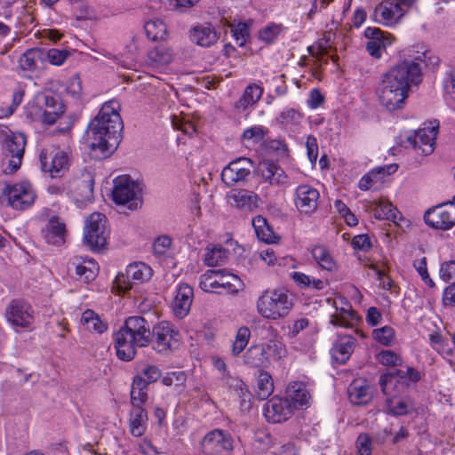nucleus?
<instances>
[{
    "label": "nucleus",
    "instance_id": "obj_1",
    "mask_svg": "<svg viewBox=\"0 0 455 455\" xmlns=\"http://www.w3.org/2000/svg\"><path fill=\"white\" fill-rule=\"evenodd\" d=\"M179 332L169 322H161L151 330L150 323L142 316H130L114 335L116 356L124 362L132 361L139 347H152L160 354L168 353L177 342Z\"/></svg>",
    "mask_w": 455,
    "mask_h": 455
},
{
    "label": "nucleus",
    "instance_id": "obj_2",
    "mask_svg": "<svg viewBox=\"0 0 455 455\" xmlns=\"http://www.w3.org/2000/svg\"><path fill=\"white\" fill-rule=\"evenodd\" d=\"M120 103L112 100L105 102L86 130V143L95 159L112 155L122 140L124 124L119 114Z\"/></svg>",
    "mask_w": 455,
    "mask_h": 455
},
{
    "label": "nucleus",
    "instance_id": "obj_3",
    "mask_svg": "<svg viewBox=\"0 0 455 455\" xmlns=\"http://www.w3.org/2000/svg\"><path fill=\"white\" fill-rule=\"evenodd\" d=\"M419 60H404L391 68L383 75L377 88V95L381 106L388 111L403 108L411 85H418L422 80L421 67Z\"/></svg>",
    "mask_w": 455,
    "mask_h": 455
},
{
    "label": "nucleus",
    "instance_id": "obj_4",
    "mask_svg": "<svg viewBox=\"0 0 455 455\" xmlns=\"http://www.w3.org/2000/svg\"><path fill=\"white\" fill-rule=\"evenodd\" d=\"M292 306V299L284 290L267 291L257 301L259 314L271 320L285 317Z\"/></svg>",
    "mask_w": 455,
    "mask_h": 455
},
{
    "label": "nucleus",
    "instance_id": "obj_5",
    "mask_svg": "<svg viewBox=\"0 0 455 455\" xmlns=\"http://www.w3.org/2000/svg\"><path fill=\"white\" fill-rule=\"evenodd\" d=\"M200 288L207 292H218L222 288L227 293H236L243 289L241 279L226 269H210L200 276Z\"/></svg>",
    "mask_w": 455,
    "mask_h": 455
},
{
    "label": "nucleus",
    "instance_id": "obj_6",
    "mask_svg": "<svg viewBox=\"0 0 455 455\" xmlns=\"http://www.w3.org/2000/svg\"><path fill=\"white\" fill-rule=\"evenodd\" d=\"M112 197L116 204H127L130 210H136L142 204V185L129 176H119L114 180Z\"/></svg>",
    "mask_w": 455,
    "mask_h": 455
},
{
    "label": "nucleus",
    "instance_id": "obj_7",
    "mask_svg": "<svg viewBox=\"0 0 455 455\" xmlns=\"http://www.w3.org/2000/svg\"><path fill=\"white\" fill-rule=\"evenodd\" d=\"M26 137L20 132L7 134L4 140L3 150L7 166L4 169L5 174H12L20 169L26 147Z\"/></svg>",
    "mask_w": 455,
    "mask_h": 455
},
{
    "label": "nucleus",
    "instance_id": "obj_8",
    "mask_svg": "<svg viewBox=\"0 0 455 455\" xmlns=\"http://www.w3.org/2000/svg\"><path fill=\"white\" fill-rule=\"evenodd\" d=\"M107 219L100 212L92 213L85 221L84 242L92 250H99L107 244L108 231Z\"/></svg>",
    "mask_w": 455,
    "mask_h": 455
},
{
    "label": "nucleus",
    "instance_id": "obj_9",
    "mask_svg": "<svg viewBox=\"0 0 455 455\" xmlns=\"http://www.w3.org/2000/svg\"><path fill=\"white\" fill-rule=\"evenodd\" d=\"M152 269L142 262L130 264L124 273H119L115 279V286L120 292H126L134 283H140L150 279Z\"/></svg>",
    "mask_w": 455,
    "mask_h": 455
},
{
    "label": "nucleus",
    "instance_id": "obj_10",
    "mask_svg": "<svg viewBox=\"0 0 455 455\" xmlns=\"http://www.w3.org/2000/svg\"><path fill=\"white\" fill-rule=\"evenodd\" d=\"M3 194L6 196L8 204L15 210H25L31 206L36 194L29 182L23 181L14 185H6Z\"/></svg>",
    "mask_w": 455,
    "mask_h": 455
},
{
    "label": "nucleus",
    "instance_id": "obj_11",
    "mask_svg": "<svg viewBox=\"0 0 455 455\" xmlns=\"http://www.w3.org/2000/svg\"><path fill=\"white\" fill-rule=\"evenodd\" d=\"M7 321L18 331V328L28 329L34 322V310L23 299H12L5 309Z\"/></svg>",
    "mask_w": 455,
    "mask_h": 455
},
{
    "label": "nucleus",
    "instance_id": "obj_12",
    "mask_svg": "<svg viewBox=\"0 0 455 455\" xmlns=\"http://www.w3.org/2000/svg\"><path fill=\"white\" fill-rule=\"evenodd\" d=\"M424 220L431 228L448 230L455 225V206L446 203L428 209Z\"/></svg>",
    "mask_w": 455,
    "mask_h": 455
},
{
    "label": "nucleus",
    "instance_id": "obj_13",
    "mask_svg": "<svg viewBox=\"0 0 455 455\" xmlns=\"http://www.w3.org/2000/svg\"><path fill=\"white\" fill-rule=\"evenodd\" d=\"M202 448L207 455H228L233 450L231 435L221 429L209 432L202 441Z\"/></svg>",
    "mask_w": 455,
    "mask_h": 455
},
{
    "label": "nucleus",
    "instance_id": "obj_14",
    "mask_svg": "<svg viewBox=\"0 0 455 455\" xmlns=\"http://www.w3.org/2000/svg\"><path fill=\"white\" fill-rule=\"evenodd\" d=\"M253 162L247 157L237 158L228 164L221 172V180L228 186L232 187L238 182L245 181L251 175Z\"/></svg>",
    "mask_w": 455,
    "mask_h": 455
},
{
    "label": "nucleus",
    "instance_id": "obj_15",
    "mask_svg": "<svg viewBox=\"0 0 455 455\" xmlns=\"http://www.w3.org/2000/svg\"><path fill=\"white\" fill-rule=\"evenodd\" d=\"M406 10L394 0H386L378 4L373 12L372 19L383 25L392 26L404 15Z\"/></svg>",
    "mask_w": 455,
    "mask_h": 455
},
{
    "label": "nucleus",
    "instance_id": "obj_16",
    "mask_svg": "<svg viewBox=\"0 0 455 455\" xmlns=\"http://www.w3.org/2000/svg\"><path fill=\"white\" fill-rule=\"evenodd\" d=\"M320 194L310 185L303 184L297 187L294 193V204L299 212L310 214L318 207Z\"/></svg>",
    "mask_w": 455,
    "mask_h": 455
},
{
    "label": "nucleus",
    "instance_id": "obj_17",
    "mask_svg": "<svg viewBox=\"0 0 455 455\" xmlns=\"http://www.w3.org/2000/svg\"><path fill=\"white\" fill-rule=\"evenodd\" d=\"M293 410L289 399L275 396L263 406V413L267 420L271 423H281L287 420Z\"/></svg>",
    "mask_w": 455,
    "mask_h": 455
},
{
    "label": "nucleus",
    "instance_id": "obj_18",
    "mask_svg": "<svg viewBox=\"0 0 455 455\" xmlns=\"http://www.w3.org/2000/svg\"><path fill=\"white\" fill-rule=\"evenodd\" d=\"M37 100L40 108H44L41 121L45 124H53L64 113V105L56 95L41 94L37 96Z\"/></svg>",
    "mask_w": 455,
    "mask_h": 455
},
{
    "label": "nucleus",
    "instance_id": "obj_19",
    "mask_svg": "<svg viewBox=\"0 0 455 455\" xmlns=\"http://www.w3.org/2000/svg\"><path fill=\"white\" fill-rule=\"evenodd\" d=\"M40 163L42 171L49 172L51 177L56 178L63 175L69 168V157L64 151H57L48 161V157L44 152H41Z\"/></svg>",
    "mask_w": 455,
    "mask_h": 455
},
{
    "label": "nucleus",
    "instance_id": "obj_20",
    "mask_svg": "<svg viewBox=\"0 0 455 455\" xmlns=\"http://www.w3.org/2000/svg\"><path fill=\"white\" fill-rule=\"evenodd\" d=\"M42 233L47 243L60 246L66 241V224L60 217L53 216L48 220Z\"/></svg>",
    "mask_w": 455,
    "mask_h": 455
},
{
    "label": "nucleus",
    "instance_id": "obj_21",
    "mask_svg": "<svg viewBox=\"0 0 455 455\" xmlns=\"http://www.w3.org/2000/svg\"><path fill=\"white\" fill-rule=\"evenodd\" d=\"M437 130V126L420 129L413 136L408 137V142L414 148L421 150L423 155L427 156L434 151Z\"/></svg>",
    "mask_w": 455,
    "mask_h": 455
},
{
    "label": "nucleus",
    "instance_id": "obj_22",
    "mask_svg": "<svg viewBox=\"0 0 455 455\" xmlns=\"http://www.w3.org/2000/svg\"><path fill=\"white\" fill-rule=\"evenodd\" d=\"M364 36L369 39L366 50L371 56L376 59H379L387 45L391 44V41L385 37L383 32L377 28H367Z\"/></svg>",
    "mask_w": 455,
    "mask_h": 455
},
{
    "label": "nucleus",
    "instance_id": "obj_23",
    "mask_svg": "<svg viewBox=\"0 0 455 455\" xmlns=\"http://www.w3.org/2000/svg\"><path fill=\"white\" fill-rule=\"evenodd\" d=\"M193 288L187 283H182L177 290V294L172 303V308L175 315L179 318H184L188 315L193 301Z\"/></svg>",
    "mask_w": 455,
    "mask_h": 455
},
{
    "label": "nucleus",
    "instance_id": "obj_24",
    "mask_svg": "<svg viewBox=\"0 0 455 455\" xmlns=\"http://www.w3.org/2000/svg\"><path fill=\"white\" fill-rule=\"evenodd\" d=\"M259 172L264 181L271 186L281 187L288 182L285 172L272 161H267L260 164Z\"/></svg>",
    "mask_w": 455,
    "mask_h": 455
},
{
    "label": "nucleus",
    "instance_id": "obj_25",
    "mask_svg": "<svg viewBox=\"0 0 455 455\" xmlns=\"http://www.w3.org/2000/svg\"><path fill=\"white\" fill-rule=\"evenodd\" d=\"M189 38L199 46L210 47L218 41L219 36L211 24H202L190 29Z\"/></svg>",
    "mask_w": 455,
    "mask_h": 455
},
{
    "label": "nucleus",
    "instance_id": "obj_26",
    "mask_svg": "<svg viewBox=\"0 0 455 455\" xmlns=\"http://www.w3.org/2000/svg\"><path fill=\"white\" fill-rule=\"evenodd\" d=\"M286 399L290 400L292 410L300 409L309 404L310 395L303 382L290 383L286 388Z\"/></svg>",
    "mask_w": 455,
    "mask_h": 455
},
{
    "label": "nucleus",
    "instance_id": "obj_27",
    "mask_svg": "<svg viewBox=\"0 0 455 455\" xmlns=\"http://www.w3.org/2000/svg\"><path fill=\"white\" fill-rule=\"evenodd\" d=\"M355 342V339L350 336H344L338 339L331 349L332 360L339 364H344L353 352Z\"/></svg>",
    "mask_w": 455,
    "mask_h": 455
},
{
    "label": "nucleus",
    "instance_id": "obj_28",
    "mask_svg": "<svg viewBox=\"0 0 455 455\" xmlns=\"http://www.w3.org/2000/svg\"><path fill=\"white\" fill-rule=\"evenodd\" d=\"M243 362L251 368H263L270 364L261 344L250 347L243 355Z\"/></svg>",
    "mask_w": 455,
    "mask_h": 455
},
{
    "label": "nucleus",
    "instance_id": "obj_29",
    "mask_svg": "<svg viewBox=\"0 0 455 455\" xmlns=\"http://www.w3.org/2000/svg\"><path fill=\"white\" fill-rule=\"evenodd\" d=\"M348 397L352 403L363 405L371 400V394L369 392V387L362 380H354L347 388Z\"/></svg>",
    "mask_w": 455,
    "mask_h": 455
},
{
    "label": "nucleus",
    "instance_id": "obj_30",
    "mask_svg": "<svg viewBox=\"0 0 455 455\" xmlns=\"http://www.w3.org/2000/svg\"><path fill=\"white\" fill-rule=\"evenodd\" d=\"M252 226L257 237L259 240L267 243H275L278 242L279 236L275 234L272 227L264 217L258 215L253 218Z\"/></svg>",
    "mask_w": 455,
    "mask_h": 455
},
{
    "label": "nucleus",
    "instance_id": "obj_31",
    "mask_svg": "<svg viewBox=\"0 0 455 455\" xmlns=\"http://www.w3.org/2000/svg\"><path fill=\"white\" fill-rule=\"evenodd\" d=\"M94 188V178L91 172L83 174L82 179L75 180V192L76 200L91 201Z\"/></svg>",
    "mask_w": 455,
    "mask_h": 455
},
{
    "label": "nucleus",
    "instance_id": "obj_32",
    "mask_svg": "<svg viewBox=\"0 0 455 455\" xmlns=\"http://www.w3.org/2000/svg\"><path fill=\"white\" fill-rule=\"evenodd\" d=\"M262 93L263 89L259 85L256 84H249L245 88L242 97L235 102V108L243 111L247 109L260 100Z\"/></svg>",
    "mask_w": 455,
    "mask_h": 455
},
{
    "label": "nucleus",
    "instance_id": "obj_33",
    "mask_svg": "<svg viewBox=\"0 0 455 455\" xmlns=\"http://www.w3.org/2000/svg\"><path fill=\"white\" fill-rule=\"evenodd\" d=\"M148 413L143 408H132L130 412V431L133 436L140 437L147 429Z\"/></svg>",
    "mask_w": 455,
    "mask_h": 455
},
{
    "label": "nucleus",
    "instance_id": "obj_34",
    "mask_svg": "<svg viewBox=\"0 0 455 455\" xmlns=\"http://www.w3.org/2000/svg\"><path fill=\"white\" fill-rule=\"evenodd\" d=\"M147 387L143 376L137 375L134 377L131 389V403L132 408H142V405L148 399V394L145 391Z\"/></svg>",
    "mask_w": 455,
    "mask_h": 455
},
{
    "label": "nucleus",
    "instance_id": "obj_35",
    "mask_svg": "<svg viewBox=\"0 0 455 455\" xmlns=\"http://www.w3.org/2000/svg\"><path fill=\"white\" fill-rule=\"evenodd\" d=\"M76 267V275L79 280L84 283H90L94 280L98 275L99 267L92 259H84L82 262H73Z\"/></svg>",
    "mask_w": 455,
    "mask_h": 455
},
{
    "label": "nucleus",
    "instance_id": "obj_36",
    "mask_svg": "<svg viewBox=\"0 0 455 455\" xmlns=\"http://www.w3.org/2000/svg\"><path fill=\"white\" fill-rule=\"evenodd\" d=\"M44 57V51L33 48L26 51L20 58L19 64L21 69L34 71L38 67V62Z\"/></svg>",
    "mask_w": 455,
    "mask_h": 455
},
{
    "label": "nucleus",
    "instance_id": "obj_37",
    "mask_svg": "<svg viewBox=\"0 0 455 455\" xmlns=\"http://www.w3.org/2000/svg\"><path fill=\"white\" fill-rule=\"evenodd\" d=\"M407 377L408 374H406V371L403 370H394L386 374H382L379 380L382 393L388 395V386H392L398 382L409 385L407 382Z\"/></svg>",
    "mask_w": 455,
    "mask_h": 455
},
{
    "label": "nucleus",
    "instance_id": "obj_38",
    "mask_svg": "<svg viewBox=\"0 0 455 455\" xmlns=\"http://www.w3.org/2000/svg\"><path fill=\"white\" fill-rule=\"evenodd\" d=\"M81 323L89 331L97 333H103L107 329L108 325L101 321L100 316L91 309L85 310L81 317Z\"/></svg>",
    "mask_w": 455,
    "mask_h": 455
},
{
    "label": "nucleus",
    "instance_id": "obj_39",
    "mask_svg": "<svg viewBox=\"0 0 455 455\" xmlns=\"http://www.w3.org/2000/svg\"><path fill=\"white\" fill-rule=\"evenodd\" d=\"M274 391L272 376L264 370H259L257 375V396L260 400L267 399Z\"/></svg>",
    "mask_w": 455,
    "mask_h": 455
},
{
    "label": "nucleus",
    "instance_id": "obj_40",
    "mask_svg": "<svg viewBox=\"0 0 455 455\" xmlns=\"http://www.w3.org/2000/svg\"><path fill=\"white\" fill-rule=\"evenodd\" d=\"M291 276L300 289H311L317 291L323 290L326 285L324 281L311 277L301 272H293Z\"/></svg>",
    "mask_w": 455,
    "mask_h": 455
},
{
    "label": "nucleus",
    "instance_id": "obj_41",
    "mask_svg": "<svg viewBox=\"0 0 455 455\" xmlns=\"http://www.w3.org/2000/svg\"><path fill=\"white\" fill-rule=\"evenodd\" d=\"M311 252L314 259L323 269L328 270L330 272L335 271L337 269L335 261L324 246H315Z\"/></svg>",
    "mask_w": 455,
    "mask_h": 455
},
{
    "label": "nucleus",
    "instance_id": "obj_42",
    "mask_svg": "<svg viewBox=\"0 0 455 455\" xmlns=\"http://www.w3.org/2000/svg\"><path fill=\"white\" fill-rule=\"evenodd\" d=\"M147 36L152 41L164 40L167 35V27L165 23L159 20L154 19L147 21L144 25Z\"/></svg>",
    "mask_w": 455,
    "mask_h": 455
},
{
    "label": "nucleus",
    "instance_id": "obj_43",
    "mask_svg": "<svg viewBox=\"0 0 455 455\" xmlns=\"http://www.w3.org/2000/svg\"><path fill=\"white\" fill-rule=\"evenodd\" d=\"M148 58L153 65L165 66L172 61V53L169 48L159 45L148 52Z\"/></svg>",
    "mask_w": 455,
    "mask_h": 455
},
{
    "label": "nucleus",
    "instance_id": "obj_44",
    "mask_svg": "<svg viewBox=\"0 0 455 455\" xmlns=\"http://www.w3.org/2000/svg\"><path fill=\"white\" fill-rule=\"evenodd\" d=\"M399 212L390 203L387 201H380L374 209V217L378 220H387L395 222L398 219Z\"/></svg>",
    "mask_w": 455,
    "mask_h": 455
},
{
    "label": "nucleus",
    "instance_id": "obj_45",
    "mask_svg": "<svg viewBox=\"0 0 455 455\" xmlns=\"http://www.w3.org/2000/svg\"><path fill=\"white\" fill-rule=\"evenodd\" d=\"M235 206L241 209H251L256 205L257 195L248 190H240L231 196Z\"/></svg>",
    "mask_w": 455,
    "mask_h": 455
},
{
    "label": "nucleus",
    "instance_id": "obj_46",
    "mask_svg": "<svg viewBox=\"0 0 455 455\" xmlns=\"http://www.w3.org/2000/svg\"><path fill=\"white\" fill-rule=\"evenodd\" d=\"M387 407L389 411L395 416L406 415L414 409L413 403L405 399H388Z\"/></svg>",
    "mask_w": 455,
    "mask_h": 455
},
{
    "label": "nucleus",
    "instance_id": "obj_47",
    "mask_svg": "<svg viewBox=\"0 0 455 455\" xmlns=\"http://www.w3.org/2000/svg\"><path fill=\"white\" fill-rule=\"evenodd\" d=\"M228 257V251L218 246L209 249L204 255V261L209 267L222 264Z\"/></svg>",
    "mask_w": 455,
    "mask_h": 455
},
{
    "label": "nucleus",
    "instance_id": "obj_48",
    "mask_svg": "<svg viewBox=\"0 0 455 455\" xmlns=\"http://www.w3.org/2000/svg\"><path fill=\"white\" fill-rule=\"evenodd\" d=\"M251 337L250 329L246 326L240 327L236 332L235 339L232 346V353L238 355L246 347Z\"/></svg>",
    "mask_w": 455,
    "mask_h": 455
},
{
    "label": "nucleus",
    "instance_id": "obj_49",
    "mask_svg": "<svg viewBox=\"0 0 455 455\" xmlns=\"http://www.w3.org/2000/svg\"><path fill=\"white\" fill-rule=\"evenodd\" d=\"M265 348L267 358L270 360V357L274 359H281L285 355L284 345L276 339L269 340L266 344H261Z\"/></svg>",
    "mask_w": 455,
    "mask_h": 455
},
{
    "label": "nucleus",
    "instance_id": "obj_50",
    "mask_svg": "<svg viewBox=\"0 0 455 455\" xmlns=\"http://www.w3.org/2000/svg\"><path fill=\"white\" fill-rule=\"evenodd\" d=\"M385 173L386 167H379L371 171L367 174L363 175L359 180V188L361 190L370 189L372 187V185L377 181L378 176H380L379 179H381V175H385Z\"/></svg>",
    "mask_w": 455,
    "mask_h": 455
},
{
    "label": "nucleus",
    "instance_id": "obj_51",
    "mask_svg": "<svg viewBox=\"0 0 455 455\" xmlns=\"http://www.w3.org/2000/svg\"><path fill=\"white\" fill-rule=\"evenodd\" d=\"M355 320V314L352 310L342 309L335 315H331V323L334 326L351 327L352 321Z\"/></svg>",
    "mask_w": 455,
    "mask_h": 455
},
{
    "label": "nucleus",
    "instance_id": "obj_52",
    "mask_svg": "<svg viewBox=\"0 0 455 455\" xmlns=\"http://www.w3.org/2000/svg\"><path fill=\"white\" fill-rule=\"evenodd\" d=\"M283 30L282 24L271 23L259 31V39L270 44L274 42Z\"/></svg>",
    "mask_w": 455,
    "mask_h": 455
},
{
    "label": "nucleus",
    "instance_id": "obj_53",
    "mask_svg": "<svg viewBox=\"0 0 455 455\" xmlns=\"http://www.w3.org/2000/svg\"><path fill=\"white\" fill-rule=\"evenodd\" d=\"M228 27L236 44L240 47L243 46L249 36L247 25L241 22L236 26L229 24Z\"/></svg>",
    "mask_w": 455,
    "mask_h": 455
},
{
    "label": "nucleus",
    "instance_id": "obj_54",
    "mask_svg": "<svg viewBox=\"0 0 455 455\" xmlns=\"http://www.w3.org/2000/svg\"><path fill=\"white\" fill-rule=\"evenodd\" d=\"M172 239L167 235H163L155 239L153 251L157 256L164 255L171 248Z\"/></svg>",
    "mask_w": 455,
    "mask_h": 455
},
{
    "label": "nucleus",
    "instance_id": "obj_55",
    "mask_svg": "<svg viewBox=\"0 0 455 455\" xmlns=\"http://www.w3.org/2000/svg\"><path fill=\"white\" fill-rule=\"evenodd\" d=\"M395 336V331L393 328L389 326H384L379 329H376L373 331L374 339L379 343L388 346L393 341Z\"/></svg>",
    "mask_w": 455,
    "mask_h": 455
},
{
    "label": "nucleus",
    "instance_id": "obj_56",
    "mask_svg": "<svg viewBox=\"0 0 455 455\" xmlns=\"http://www.w3.org/2000/svg\"><path fill=\"white\" fill-rule=\"evenodd\" d=\"M358 455H371V439L368 434H360L356 439Z\"/></svg>",
    "mask_w": 455,
    "mask_h": 455
},
{
    "label": "nucleus",
    "instance_id": "obj_57",
    "mask_svg": "<svg viewBox=\"0 0 455 455\" xmlns=\"http://www.w3.org/2000/svg\"><path fill=\"white\" fill-rule=\"evenodd\" d=\"M379 361L383 365L397 366L402 363V358L394 351L386 350L379 354Z\"/></svg>",
    "mask_w": 455,
    "mask_h": 455
},
{
    "label": "nucleus",
    "instance_id": "obj_58",
    "mask_svg": "<svg viewBox=\"0 0 455 455\" xmlns=\"http://www.w3.org/2000/svg\"><path fill=\"white\" fill-rule=\"evenodd\" d=\"M413 267H415L417 272L420 275V276L422 277V279L427 285H429L431 287H433L435 285L434 282L432 281V279L430 278V276L428 275L427 268V259L425 257L420 259H415L413 261Z\"/></svg>",
    "mask_w": 455,
    "mask_h": 455
},
{
    "label": "nucleus",
    "instance_id": "obj_59",
    "mask_svg": "<svg viewBox=\"0 0 455 455\" xmlns=\"http://www.w3.org/2000/svg\"><path fill=\"white\" fill-rule=\"evenodd\" d=\"M141 374L144 377H146V386H148V384L157 381L162 376L160 369L157 366L151 364L147 365L142 370Z\"/></svg>",
    "mask_w": 455,
    "mask_h": 455
},
{
    "label": "nucleus",
    "instance_id": "obj_60",
    "mask_svg": "<svg viewBox=\"0 0 455 455\" xmlns=\"http://www.w3.org/2000/svg\"><path fill=\"white\" fill-rule=\"evenodd\" d=\"M299 119L300 114L293 108L283 110L278 116V122L285 125L298 123Z\"/></svg>",
    "mask_w": 455,
    "mask_h": 455
},
{
    "label": "nucleus",
    "instance_id": "obj_61",
    "mask_svg": "<svg viewBox=\"0 0 455 455\" xmlns=\"http://www.w3.org/2000/svg\"><path fill=\"white\" fill-rule=\"evenodd\" d=\"M47 56L50 62L53 65H61L68 56V52L65 50L51 49L47 52H44V56Z\"/></svg>",
    "mask_w": 455,
    "mask_h": 455
},
{
    "label": "nucleus",
    "instance_id": "obj_62",
    "mask_svg": "<svg viewBox=\"0 0 455 455\" xmlns=\"http://www.w3.org/2000/svg\"><path fill=\"white\" fill-rule=\"evenodd\" d=\"M451 347L447 343L445 346L438 347L440 353L449 363L455 366V336H452Z\"/></svg>",
    "mask_w": 455,
    "mask_h": 455
},
{
    "label": "nucleus",
    "instance_id": "obj_63",
    "mask_svg": "<svg viewBox=\"0 0 455 455\" xmlns=\"http://www.w3.org/2000/svg\"><path fill=\"white\" fill-rule=\"evenodd\" d=\"M440 276L445 282L455 279V260H451L442 264L440 268Z\"/></svg>",
    "mask_w": 455,
    "mask_h": 455
},
{
    "label": "nucleus",
    "instance_id": "obj_64",
    "mask_svg": "<svg viewBox=\"0 0 455 455\" xmlns=\"http://www.w3.org/2000/svg\"><path fill=\"white\" fill-rule=\"evenodd\" d=\"M226 385L228 386V387L233 390L237 396L249 391L246 385L240 379L231 378L228 376L226 379Z\"/></svg>",
    "mask_w": 455,
    "mask_h": 455
}]
</instances>
